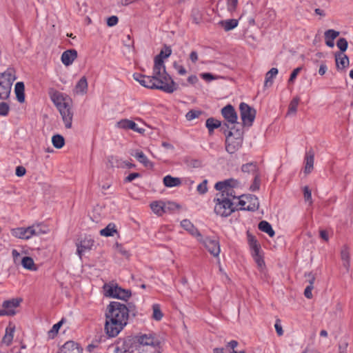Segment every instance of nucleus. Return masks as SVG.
<instances>
[{"instance_id":"nucleus-1","label":"nucleus","mask_w":353,"mask_h":353,"mask_svg":"<svg viewBox=\"0 0 353 353\" xmlns=\"http://www.w3.org/2000/svg\"><path fill=\"white\" fill-rule=\"evenodd\" d=\"M132 305L129 307L118 301H112L107 306L105 314V323L104 330L110 337L117 336L127 325L129 313L132 312Z\"/></svg>"},{"instance_id":"nucleus-2","label":"nucleus","mask_w":353,"mask_h":353,"mask_svg":"<svg viewBox=\"0 0 353 353\" xmlns=\"http://www.w3.org/2000/svg\"><path fill=\"white\" fill-rule=\"evenodd\" d=\"M163 52H160L154 58L153 70L156 76L157 89L167 93H172L178 89V85L166 72L165 65L162 60Z\"/></svg>"},{"instance_id":"nucleus-3","label":"nucleus","mask_w":353,"mask_h":353,"mask_svg":"<svg viewBox=\"0 0 353 353\" xmlns=\"http://www.w3.org/2000/svg\"><path fill=\"white\" fill-rule=\"evenodd\" d=\"M50 98L59 110L65 127L68 129L71 128L74 114L72 109V103L71 99L57 91L54 92L51 94Z\"/></svg>"},{"instance_id":"nucleus-4","label":"nucleus","mask_w":353,"mask_h":353,"mask_svg":"<svg viewBox=\"0 0 353 353\" xmlns=\"http://www.w3.org/2000/svg\"><path fill=\"white\" fill-rule=\"evenodd\" d=\"M16 79V71L12 68H8L5 72L0 73V99H8L12 83Z\"/></svg>"},{"instance_id":"nucleus-5","label":"nucleus","mask_w":353,"mask_h":353,"mask_svg":"<svg viewBox=\"0 0 353 353\" xmlns=\"http://www.w3.org/2000/svg\"><path fill=\"white\" fill-rule=\"evenodd\" d=\"M230 128L229 125L225 123L221 126V129L224 130L225 133L226 129ZM234 128H230V130H233ZM242 131L241 130L237 129L234 133L232 130L228 132L226 136L225 140V150L230 154L235 153L242 145Z\"/></svg>"},{"instance_id":"nucleus-6","label":"nucleus","mask_w":353,"mask_h":353,"mask_svg":"<svg viewBox=\"0 0 353 353\" xmlns=\"http://www.w3.org/2000/svg\"><path fill=\"white\" fill-rule=\"evenodd\" d=\"M214 201L215 202L214 212L219 216L226 217L235 210L231 199L228 197L217 194Z\"/></svg>"},{"instance_id":"nucleus-7","label":"nucleus","mask_w":353,"mask_h":353,"mask_svg":"<svg viewBox=\"0 0 353 353\" xmlns=\"http://www.w3.org/2000/svg\"><path fill=\"white\" fill-rule=\"evenodd\" d=\"M46 231L42 229L41 225H32L28 228H18L12 230L11 234L14 237L21 239H29L34 236H39L45 234Z\"/></svg>"},{"instance_id":"nucleus-8","label":"nucleus","mask_w":353,"mask_h":353,"mask_svg":"<svg viewBox=\"0 0 353 353\" xmlns=\"http://www.w3.org/2000/svg\"><path fill=\"white\" fill-rule=\"evenodd\" d=\"M237 181L233 179H230L223 181L217 182L215 184L214 188L216 190L221 192L219 195L221 196L228 197L230 199V198H240V196L236 195V192L233 189L235 186L237 185Z\"/></svg>"},{"instance_id":"nucleus-9","label":"nucleus","mask_w":353,"mask_h":353,"mask_svg":"<svg viewBox=\"0 0 353 353\" xmlns=\"http://www.w3.org/2000/svg\"><path fill=\"white\" fill-rule=\"evenodd\" d=\"M239 110L243 125L251 126L256 117V110L245 103H240Z\"/></svg>"},{"instance_id":"nucleus-10","label":"nucleus","mask_w":353,"mask_h":353,"mask_svg":"<svg viewBox=\"0 0 353 353\" xmlns=\"http://www.w3.org/2000/svg\"><path fill=\"white\" fill-rule=\"evenodd\" d=\"M244 199H240L239 205L240 210L248 211H255L259 209V202L258 198L254 195L246 196H242Z\"/></svg>"},{"instance_id":"nucleus-11","label":"nucleus","mask_w":353,"mask_h":353,"mask_svg":"<svg viewBox=\"0 0 353 353\" xmlns=\"http://www.w3.org/2000/svg\"><path fill=\"white\" fill-rule=\"evenodd\" d=\"M21 301V299H12L3 301L2 304L3 308L0 310V316H14L16 314L15 308L19 306Z\"/></svg>"},{"instance_id":"nucleus-12","label":"nucleus","mask_w":353,"mask_h":353,"mask_svg":"<svg viewBox=\"0 0 353 353\" xmlns=\"http://www.w3.org/2000/svg\"><path fill=\"white\" fill-rule=\"evenodd\" d=\"M198 241L203 244L205 248L212 255H213L214 257L219 256L221 249L218 240L215 239H211L210 237L203 238L202 236V240H201V238H199Z\"/></svg>"},{"instance_id":"nucleus-13","label":"nucleus","mask_w":353,"mask_h":353,"mask_svg":"<svg viewBox=\"0 0 353 353\" xmlns=\"http://www.w3.org/2000/svg\"><path fill=\"white\" fill-rule=\"evenodd\" d=\"M134 80L138 81L141 85L150 89H157L156 76H145L139 73H135L133 75Z\"/></svg>"},{"instance_id":"nucleus-14","label":"nucleus","mask_w":353,"mask_h":353,"mask_svg":"<svg viewBox=\"0 0 353 353\" xmlns=\"http://www.w3.org/2000/svg\"><path fill=\"white\" fill-rule=\"evenodd\" d=\"M221 114L229 124L237 123V114L232 105H227L222 108Z\"/></svg>"},{"instance_id":"nucleus-15","label":"nucleus","mask_w":353,"mask_h":353,"mask_svg":"<svg viewBox=\"0 0 353 353\" xmlns=\"http://www.w3.org/2000/svg\"><path fill=\"white\" fill-rule=\"evenodd\" d=\"M94 245V240L90 237H85L82 239L79 243H77V254L80 258H81L82 254L88 250H91L92 247Z\"/></svg>"},{"instance_id":"nucleus-16","label":"nucleus","mask_w":353,"mask_h":353,"mask_svg":"<svg viewBox=\"0 0 353 353\" xmlns=\"http://www.w3.org/2000/svg\"><path fill=\"white\" fill-rule=\"evenodd\" d=\"M117 126L121 129H130L139 133H143L145 131L144 129L139 128L135 122L129 119L121 120L117 123Z\"/></svg>"},{"instance_id":"nucleus-17","label":"nucleus","mask_w":353,"mask_h":353,"mask_svg":"<svg viewBox=\"0 0 353 353\" xmlns=\"http://www.w3.org/2000/svg\"><path fill=\"white\" fill-rule=\"evenodd\" d=\"M59 353H82V349L78 343L70 341L62 346Z\"/></svg>"},{"instance_id":"nucleus-18","label":"nucleus","mask_w":353,"mask_h":353,"mask_svg":"<svg viewBox=\"0 0 353 353\" xmlns=\"http://www.w3.org/2000/svg\"><path fill=\"white\" fill-rule=\"evenodd\" d=\"M77 58V51L74 49L65 50L61 55V61L65 65H70Z\"/></svg>"},{"instance_id":"nucleus-19","label":"nucleus","mask_w":353,"mask_h":353,"mask_svg":"<svg viewBox=\"0 0 353 353\" xmlns=\"http://www.w3.org/2000/svg\"><path fill=\"white\" fill-rule=\"evenodd\" d=\"M314 152L311 149L308 152H306L305 157V168H304V173L305 174H310L313 168H314Z\"/></svg>"},{"instance_id":"nucleus-20","label":"nucleus","mask_w":353,"mask_h":353,"mask_svg":"<svg viewBox=\"0 0 353 353\" xmlns=\"http://www.w3.org/2000/svg\"><path fill=\"white\" fill-rule=\"evenodd\" d=\"M181 225L192 236H196L197 239L201 238V240H202V235L199 232L197 228L194 227V225L190 222V221L188 219H184L181 222Z\"/></svg>"},{"instance_id":"nucleus-21","label":"nucleus","mask_w":353,"mask_h":353,"mask_svg":"<svg viewBox=\"0 0 353 353\" xmlns=\"http://www.w3.org/2000/svg\"><path fill=\"white\" fill-rule=\"evenodd\" d=\"M137 343L143 346H154L156 344V340L152 334H141L136 337Z\"/></svg>"},{"instance_id":"nucleus-22","label":"nucleus","mask_w":353,"mask_h":353,"mask_svg":"<svg viewBox=\"0 0 353 353\" xmlns=\"http://www.w3.org/2000/svg\"><path fill=\"white\" fill-rule=\"evenodd\" d=\"M130 154L135 157L137 160L142 163L146 168H152L153 166V163L148 160L147 157L144 154L142 151L139 150H132Z\"/></svg>"},{"instance_id":"nucleus-23","label":"nucleus","mask_w":353,"mask_h":353,"mask_svg":"<svg viewBox=\"0 0 353 353\" xmlns=\"http://www.w3.org/2000/svg\"><path fill=\"white\" fill-rule=\"evenodd\" d=\"M335 61L338 70H343L349 65L348 57L342 52L335 54Z\"/></svg>"},{"instance_id":"nucleus-24","label":"nucleus","mask_w":353,"mask_h":353,"mask_svg":"<svg viewBox=\"0 0 353 353\" xmlns=\"http://www.w3.org/2000/svg\"><path fill=\"white\" fill-rule=\"evenodd\" d=\"M88 88L87 79L85 77H82L76 84L74 91L77 94L83 95L88 92Z\"/></svg>"},{"instance_id":"nucleus-25","label":"nucleus","mask_w":353,"mask_h":353,"mask_svg":"<svg viewBox=\"0 0 353 353\" xmlns=\"http://www.w3.org/2000/svg\"><path fill=\"white\" fill-rule=\"evenodd\" d=\"M339 34L340 32L339 31L332 29L326 30L324 33L325 44L330 48H333L334 46V40Z\"/></svg>"},{"instance_id":"nucleus-26","label":"nucleus","mask_w":353,"mask_h":353,"mask_svg":"<svg viewBox=\"0 0 353 353\" xmlns=\"http://www.w3.org/2000/svg\"><path fill=\"white\" fill-rule=\"evenodd\" d=\"M25 86L23 82H17L15 84L14 87V92L16 94L17 99L20 103H23L25 101Z\"/></svg>"},{"instance_id":"nucleus-27","label":"nucleus","mask_w":353,"mask_h":353,"mask_svg":"<svg viewBox=\"0 0 353 353\" xmlns=\"http://www.w3.org/2000/svg\"><path fill=\"white\" fill-rule=\"evenodd\" d=\"M119 289H121V288L119 287L117 284H105L103 286L104 294L105 296L112 298V295L119 294Z\"/></svg>"},{"instance_id":"nucleus-28","label":"nucleus","mask_w":353,"mask_h":353,"mask_svg":"<svg viewBox=\"0 0 353 353\" xmlns=\"http://www.w3.org/2000/svg\"><path fill=\"white\" fill-rule=\"evenodd\" d=\"M238 20L234 19L222 20L219 21V25L224 29L225 31L228 32L233 30L238 26Z\"/></svg>"},{"instance_id":"nucleus-29","label":"nucleus","mask_w":353,"mask_h":353,"mask_svg":"<svg viewBox=\"0 0 353 353\" xmlns=\"http://www.w3.org/2000/svg\"><path fill=\"white\" fill-rule=\"evenodd\" d=\"M279 71L276 68H271L265 74L264 87L268 88L273 83V79L277 75Z\"/></svg>"},{"instance_id":"nucleus-30","label":"nucleus","mask_w":353,"mask_h":353,"mask_svg":"<svg viewBox=\"0 0 353 353\" xmlns=\"http://www.w3.org/2000/svg\"><path fill=\"white\" fill-rule=\"evenodd\" d=\"M341 258L343 261V266L346 268L347 270H349L350 268V253H349V248L347 245H345L342 247L341 250Z\"/></svg>"},{"instance_id":"nucleus-31","label":"nucleus","mask_w":353,"mask_h":353,"mask_svg":"<svg viewBox=\"0 0 353 353\" xmlns=\"http://www.w3.org/2000/svg\"><path fill=\"white\" fill-rule=\"evenodd\" d=\"M181 183V179L177 177H173L170 175H167L163 178V184L166 187L172 188L180 185Z\"/></svg>"},{"instance_id":"nucleus-32","label":"nucleus","mask_w":353,"mask_h":353,"mask_svg":"<svg viewBox=\"0 0 353 353\" xmlns=\"http://www.w3.org/2000/svg\"><path fill=\"white\" fill-rule=\"evenodd\" d=\"M15 327L14 326H11L10 325L6 327V334L3 338V343L6 345H10L12 341L14 332Z\"/></svg>"},{"instance_id":"nucleus-33","label":"nucleus","mask_w":353,"mask_h":353,"mask_svg":"<svg viewBox=\"0 0 353 353\" xmlns=\"http://www.w3.org/2000/svg\"><path fill=\"white\" fill-rule=\"evenodd\" d=\"M258 227L261 231L267 233L271 237L274 236L275 234V232L272 229V225L266 221H261L259 223Z\"/></svg>"},{"instance_id":"nucleus-34","label":"nucleus","mask_w":353,"mask_h":353,"mask_svg":"<svg viewBox=\"0 0 353 353\" xmlns=\"http://www.w3.org/2000/svg\"><path fill=\"white\" fill-rule=\"evenodd\" d=\"M164 203L162 201H154L150 204V208L154 213L159 216H161L164 212Z\"/></svg>"},{"instance_id":"nucleus-35","label":"nucleus","mask_w":353,"mask_h":353,"mask_svg":"<svg viewBox=\"0 0 353 353\" xmlns=\"http://www.w3.org/2000/svg\"><path fill=\"white\" fill-rule=\"evenodd\" d=\"M117 231L114 223H109L105 228L100 230V234L103 236H112Z\"/></svg>"},{"instance_id":"nucleus-36","label":"nucleus","mask_w":353,"mask_h":353,"mask_svg":"<svg viewBox=\"0 0 353 353\" xmlns=\"http://www.w3.org/2000/svg\"><path fill=\"white\" fill-rule=\"evenodd\" d=\"M241 170L243 172L252 173L255 175L257 174L258 168L256 163L251 162L243 164L241 167Z\"/></svg>"},{"instance_id":"nucleus-37","label":"nucleus","mask_w":353,"mask_h":353,"mask_svg":"<svg viewBox=\"0 0 353 353\" xmlns=\"http://www.w3.org/2000/svg\"><path fill=\"white\" fill-rule=\"evenodd\" d=\"M52 143L54 148L61 149L65 144V139L63 136L55 134L52 137Z\"/></svg>"},{"instance_id":"nucleus-38","label":"nucleus","mask_w":353,"mask_h":353,"mask_svg":"<svg viewBox=\"0 0 353 353\" xmlns=\"http://www.w3.org/2000/svg\"><path fill=\"white\" fill-rule=\"evenodd\" d=\"M300 97L298 96H296L292 99L289 104L288 114H295L296 113Z\"/></svg>"},{"instance_id":"nucleus-39","label":"nucleus","mask_w":353,"mask_h":353,"mask_svg":"<svg viewBox=\"0 0 353 353\" xmlns=\"http://www.w3.org/2000/svg\"><path fill=\"white\" fill-rule=\"evenodd\" d=\"M21 264L23 267L27 270H36L33 259L29 256H24L21 260Z\"/></svg>"},{"instance_id":"nucleus-40","label":"nucleus","mask_w":353,"mask_h":353,"mask_svg":"<svg viewBox=\"0 0 353 353\" xmlns=\"http://www.w3.org/2000/svg\"><path fill=\"white\" fill-rule=\"evenodd\" d=\"M205 125L210 132H212L214 129L221 126V122L212 117L207 119Z\"/></svg>"},{"instance_id":"nucleus-41","label":"nucleus","mask_w":353,"mask_h":353,"mask_svg":"<svg viewBox=\"0 0 353 353\" xmlns=\"http://www.w3.org/2000/svg\"><path fill=\"white\" fill-rule=\"evenodd\" d=\"M248 243L253 252H259L260 245L258 243L255 237L250 234H248Z\"/></svg>"},{"instance_id":"nucleus-42","label":"nucleus","mask_w":353,"mask_h":353,"mask_svg":"<svg viewBox=\"0 0 353 353\" xmlns=\"http://www.w3.org/2000/svg\"><path fill=\"white\" fill-rule=\"evenodd\" d=\"M119 294L112 295V298L119 299L121 300L126 301L131 296V292L130 290H124L123 288L119 289Z\"/></svg>"},{"instance_id":"nucleus-43","label":"nucleus","mask_w":353,"mask_h":353,"mask_svg":"<svg viewBox=\"0 0 353 353\" xmlns=\"http://www.w3.org/2000/svg\"><path fill=\"white\" fill-rule=\"evenodd\" d=\"M153 314L152 318L156 321H160L163 318V313L161 311L160 306L158 304L152 305Z\"/></svg>"},{"instance_id":"nucleus-44","label":"nucleus","mask_w":353,"mask_h":353,"mask_svg":"<svg viewBox=\"0 0 353 353\" xmlns=\"http://www.w3.org/2000/svg\"><path fill=\"white\" fill-rule=\"evenodd\" d=\"M164 212H168L170 211H174L175 210H178L180 208L179 205L176 203L168 201L167 203H164Z\"/></svg>"},{"instance_id":"nucleus-45","label":"nucleus","mask_w":353,"mask_h":353,"mask_svg":"<svg viewBox=\"0 0 353 353\" xmlns=\"http://www.w3.org/2000/svg\"><path fill=\"white\" fill-rule=\"evenodd\" d=\"M336 46L340 49V50H341L340 52L343 53L345 51H346V50L347 48L348 43H347L346 39L340 38L336 42Z\"/></svg>"},{"instance_id":"nucleus-46","label":"nucleus","mask_w":353,"mask_h":353,"mask_svg":"<svg viewBox=\"0 0 353 353\" xmlns=\"http://www.w3.org/2000/svg\"><path fill=\"white\" fill-rule=\"evenodd\" d=\"M252 256L254 257V261L256 263L258 267L260 269H263V267L265 266V262L261 256L259 255V252H252Z\"/></svg>"},{"instance_id":"nucleus-47","label":"nucleus","mask_w":353,"mask_h":353,"mask_svg":"<svg viewBox=\"0 0 353 353\" xmlns=\"http://www.w3.org/2000/svg\"><path fill=\"white\" fill-rule=\"evenodd\" d=\"M62 323L63 321H61L52 326V329L48 332L49 337L54 338L57 335L62 325Z\"/></svg>"},{"instance_id":"nucleus-48","label":"nucleus","mask_w":353,"mask_h":353,"mask_svg":"<svg viewBox=\"0 0 353 353\" xmlns=\"http://www.w3.org/2000/svg\"><path fill=\"white\" fill-rule=\"evenodd\" d=\"M201 114V111L191 110L185 115L188 121H192L196 118H198Z\"/></svg>"},{"instance_id":"nucleus-49","label":"nucleus","mask_w":353,"mask_h":353,"mask_svg":"<svg viewBox=\"0 0 353 353\" xmlns=\"http://www.w3.org/2000/svg\"><path fill=\"white\" fill-rule=\"evenodd\" d=\"M207 183L208 180L205 179L197 186L196 190L199 194H203L208 192Z\"/></svg>"},{"instance_id":"nucleus-50","label":"nucleus","mask_w":353,"mask_h":353,"mask_svg":"<svg viewBox=\"0 0 353 353\" xmlns=\"http://www.w3.org/2000/svg\"><path fill=\"white\" fill-rule=\"evenodd\" d=\"M260 181H260V178H259V174H256L254 175V181H253L252 184L250 185V189L252 191L258 190L259 189V187H260Z\"/></svg>"},{"instance_id":"nucleus-51","label":"nucleus","mask_w":353,"mask_h":353,"mask_svg":"<svg viewBox=\"0 0 353 353\" xmlns=\"http://www.w3.org/2000/svg\"><path fill=\"white\" fill-rule=\"evenodd\" d=\"M192 17L193 21L198 24L200 23L201 20V15L200 14V12L198 9H193L192 12Z\"/></svg>"},{"instance_id":"nucleus-52","label":"nucleus","mask_w":353,"mask_h":353,"mask_svg":"<svg viewBox=\"0 0 353 353\" xmlns=\"http://www.w3.org/2000/svg\"><path fill=\"white\" fill-rule=\"evenodd\" d=\"M10 110V107L8 103L5 102L0 103V115L6 116L8 115Z\"/></svg>"},{"instance_id":"nucleus-53","label":"nucleus","mask_w":353,"mask_h":353,"mask_svg":"<svg viewBox=\"0 0 353 353\" xmlns=\"http://www.w3.org/2000/svg\"><path fill=\"white\" fill-rule=\"evenodd\" d=\"M305 277L307 279V281L308 282V285L314 286V283L316 279L315 274L312 272L305 273Z\"/></svg>"},{"instance_id":"nucleus-54","label":"nucleus","mask_w":353,"mask_h":353,"mask_svg":"<svg viewBox=\"0 0 353 353\" xmlns=\"http://www.w3.org/2000/svg\"><path fill=\"white\" fill-rule=\"evenodd\" d=\"M239 343L236 341H231L228 343V347H230L232 352V353H245V350L236 351L234 349L237 347Z\"/></svg>"},{"instance_id":"nucleus-55","label":"nucleus","mask_w":353,"mask_h":353,"mask_svg":"<svg viewBox=\"0 0 353 353\" xmlns=\"http://www.w3.org/2000/svg\"><path fill=\"white\" fill-rule=\"evenodd\" d=\"M173 67L174 68L175 70H177L178 73L180 75H184L187 73V71L185 69V68L183 65H179L176 62H174Z\"/></svg>"},{"instance_id":"nucleus-56","label":"nucleus","mask_w":353,"mask_h":353,"mask_svg":"<svg viewBox=\"0 0 353 353\" xmlns=\"http://www.w3.org/2000/svg\"><path fill=\"white\" fill-rule=\"evenodd\" d=\"M303 194L305 200L307 201H310V203H312V193L307 186L304 187Z\"/></svg>"},{"instance_id":"nucleus-57","label":"nucleus","mask_w":353,"mask_h":353,"mask_svg":"<svg viewBox=\"0 0 353 353\" xmlns=\"http://www.w3.org/2000/svg\"><path fill=\"white\" fill-rule=\"evenodd\" d=\"M119 19L117 16H111L107 19V25L110 27L116 26L118 23Z\"/></svg>"},{"instance_id":"nucleus-58","label":"nucleus","mask_w":353,"mask_h":353,"mask_svg":"<svg viewBox=\"0 0 353 353\" xmlns=\"http://www.w3.org/2000/svg\"><path fill=\"white\" fill-rule=\"evenodd\" d=\"M201 77H202V79H203L204 80H205L207 81H210L212 80H215V79H217L219 78V77L214 76V75L212 74L211 73H202L201 74Z\"/></svg>"},{"instance_id":"nucleus-59","label":"nucleus","mask_w":353,"mask_h":353,"mask_svg":"<svg viewBox=\"0 0 353 353\" xmlns=\"http://www.w3.org/2000/svg\"><path fill=\"white\" fill-rule=\"evenodd\" d=\"M302 70L301 67L295 68L290 74V79L288 80L289 83H293L294 79L296 78L298 74Z\"/></svg>"},{"instance_id":"nucleus-60","label":"nucleus","mask_w":353,"mask_h":353,"mask_svg":"<svg viewBox=\"0 0 353 353\" xmlns=\"http://www.w3.org/2000/svg\"><path fill=\"white\" fill-rule=\"evenodd\" d=\"M238 0H228V10L230 12H234L236 10Z\"/></svg>"},{"instance_id":"nucleus-61","label":"nucleus","mask_w":353,"mask_h":353,"mask_svg":"<svg viewBox=\"0 0 353 353\" xmlns=\"http://www.w3.org/2000/svg\"><path fill=\"white\" fill-rule=\"evenodd\" d=\"M26 170L23 166L19 165L16 168L15 174L17 176H23L26 174Z\"/></svg>"},{"instance_id":"nucleus-62","label":"nucleus","mask_w":353,"mask_h":353,"mask_svg":"<svg viewBox=\"0 0 353 353\" xmlns=\"http://www.w3.org/2000/svg\"><path fill=\"white\" fill-rule=\"evenodd\" d=\"M275 330L279 336H282L283 334V330L282 329V326L280 324V320L277 319L276 323L274 325Z\"/></svg>"},{"instance_id":"nucleus-63","label":"nucleus","mask_w":353,"mask_h":353,"mask_svg":"<svg viewBox=\"0 0 353 353\" xmlns=\"http://www.w3.org/2000/svg\"><path fill=\"white\" fill-rule=\"evenodd\" d=\"M314 286L307 285L304 291V295L307 299H311L312 297V290H313Z\"/></svg>"},{"instance_id":"nucleus-64","label":"nucleus","mask_w":353,"mask_h":353,"mask_svg":"<svg viewBox=\"0 0 353 353\" xmlns=\"http://www.w3.org/2000/svg\"><path fill=\"white\" fill-rule=\"evenodd\" d=\"M140 176V174L137 172H133L130 174L125 179V182H131L134 179L139 178Z\"/></svg>"}]
</instances>
